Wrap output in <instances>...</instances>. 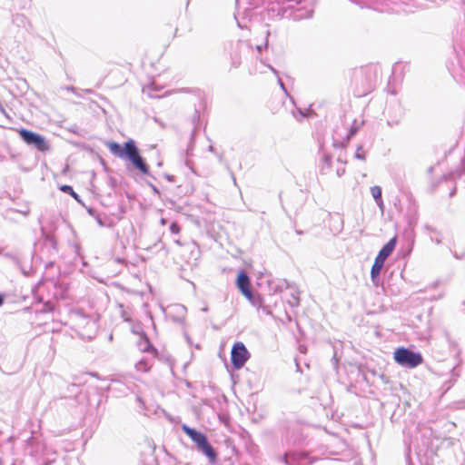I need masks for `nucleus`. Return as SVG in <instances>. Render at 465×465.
<instances>
[{
	"label": "nucleus",
	"instance_id": "35",
	"mask_svg": "<svg viewBox=\"0 0 465 465\" xmlns=\"http://www.w3.org/2000/svg\"><path fill=\"white\" fill-rule=\"evenodd\" d=\"M169 229H170V232H171L173 234H177V233H179V232H180V230H181L180 225H179L177 223H175V222H173V223H172L170 224Z\"/></svg>",
	"mask_w": 465,
	"mask_h": 465
},
{
	"label": "nucleus",
	"instance_id": "6",
	"mask_svg": "<svg viewBox=\"0 0 465 465\" xmlns=\"http://www.w3.org/2000/svg\"><path fill=\"white\" fill-rule=\"evenodd\" d=\"M303 441L302 433L298 428L286 427L282 431V443L284 447L291 448L300 446Z\"/></svg>",
	"mask_w": 465,
	"mask_h": 465
},
{
	"label": "nucleus",
	"instance_id": "48",
	"mask_svg": "<svg viewBox=\"0 0 465 465\" xmlns=\"http://www.w3.org/2000/svg\"><path fill=\"white\" fill-rule=\"evenodd\" d=\"M184 337H185V339H186L187 342H188L189 344H191V343H192V340H191V337L188 335V333H187V332H184Z\"/></svg>",
	"mask_w": 465,
	"mask_h": 465
},
{
	"label": "nucleus",
	"instance_id": "36",
	"mask_svg": "<svg viewBox=\"0 0 465 465\" xmlns=\"http://www.w3.org/2000/svg\"><path fill=\"white\" fill-rule=\"evenodd\" d=\"M217 465H234V462L231 457L224 458L221 462Z\"/></svg>",
	"mask_w": 465,
	"mask_h": 465
},
{
	"label": "nucleus",
	"instance_id": "57",
	"mask_svg": "<svg viewBox=\"0 0 465 465\" xmlns=\"http://www.w3.org/2000/svg\"><path fill=\"white\" fill-rule=\"evenodd\" d=\"M432 170H433V167H430V168H429V173H431V172H432Z\"/></svg>",
	"mask_w": 465,
	"mask_h": 465
},
{
	"label": "nucleus",
	"instance_id": "15",
	"mask_svg": "<svg viewBox=\"0 0 465 465\" xmlns=\"http://www.w3.org/2000/svg\"><path fill=\"white\" fill-rule=\"evenodd\" d=\"M236 286L242 293H249L251 289L250 277L244 271H240L236 278Z\"/></svg>",
	"mask_w": 465,
	"mask_h": 465
},
{
	"label": "nucleus",
	"instance_id": "54",
	"mask_svg": "<svg viewBox=\"0 0 465 465\" xmlns=\"http://www.w3.org/2000/svg\"><path fill=\"white\" fill-rule=\"evenodd\" d=\"M209 151H210V152H213V145H210V146H209Z\"/></svg>",
	"mask_w": 465,
	"mask_h": 465
},
{
	"label": "nucleus",
	"instance_id": "46",
	"mask_svg": "<svg viewBox=\"0 0 465 465\" xmlns=\"http://www.w3.org/2000/svg\"><path fill=\"white\" fill-rule=\"evenodd\" d=\"M454 256H455L456 259L461 260V259H463L465 257V254L464 253L460 254V253L455 252Z\"/></svg>",
	"mask_w": 465,
	"mask_h": 465
},
{
	"label": "nucleus",
	"instance_id": "16",
	"mask_svg": "<svg viewBox=\"0 0 465 465\" xmlns=\"http://www.w3.org/2000/svg\"><path fill=\"white\" fill-rule=\"evenodd\" d=\"M173 310L176 315L171 316L172 321L178 324L183 325L185 323V313L187 312L186 307L182 304H175L173 306Z\"/></svg>",
	"mask_w": 465,
	"mask_h": 465
},
{
	"label": "nucleus",
	"instance_id": "3",
	"mask_svg": "<svg viewBox=\"0 0 465 465\" xmlns=\"http://www.w3.org/2000/svg\"><path fill=\"white\" fill-rule=\"evenodd\" d=\"M312 6H307L303 0H287V5L283 7L282 16L302 20L312 17Z\"/></svg>",
	"mask_w": 465,
	"mask_h": 465
},
{
	"label": "nucleus",
	"instance_id": "13",
	"mask_svg": "<svg viewBox=\"0 0 465 465\" xmlns=\"http://www.w3.org/2000/svg\"><path fill=\"white\" fill-rule=\"evenodd\" d=\"M54 228L47 229L45 226H41V234L44 238V244L45 247L50 249V252L56 253L58 252L57 249V240L54 238L53 232Z\"/></svg>",
	"mask_w": 465,
	"mask_h": 465
},
{
	"label": "nucleus",
	"instance_id": "5",
	"mask_svg": "<svg viewBox=\"0 0 465 465\" xmlns=\"http://www.w3.org/2000/svg\"><path fill=\"white\" fill-rule=\"evenodd\" d=\"M250 358V352L242 341L233 343L231 351V363L234 370L242 369Z\"/></svg>",
	"mask_w": 465,
	"mask_h": 465
},
{
	"label": "nucleus",
	"instance_id": "4",
	"mask_svg": "<svg viewBox=\"0 0 465 465\" xmlns=\"http://www.w3.org/2000/svg\"><path fill=\"white\" fill-rule=\"evenodd\" d=\"M19 136L27 145L35 147L37 151L45 153L50 150V145L45 136L31 130L21 128Z\"/></svg>",
	"mask_w": 465,
	"mask_h": 465
},
{
	"label": "nucleus",
	"instance_id": "27",
	"mask_svg": "<svg viewBox=\"0 0 465 465\" xmlns=\"http://www.w3.org/2000/svg\"><path fill=\"white\" fill-rule=\"evenodd\" d=\"M200 120V112L198 109H195L194 111V115L193 116V124H194V128L193 129L192 131V134H191V143H193V140H194V135H195V132H196V123L199 122Z\"/></svg>",
	"mask_w": 465,
	"mask_h": 465
},
{
	"label": "nucleus",
	"instance_id": "8",
	"mask_svg": "<svg viewBox=\"0 0 465 465\" xmlns=\"http://www.w3.org/2000/svg\"><path fill=\"white\" fill-rule=\"evenodd\" d=\"M279 460L285 465H308L311 463L309 454L305 451H286Z\"/></svg>",
	"mask_w": 465,
	"mask_h": 465
},
{
	"label": "nucleus",
	"instance_id": "11",
	"mask_svg": "<svg viewBox=\"0 0 465 465\" xmlns=\"http://www.w3.org/2000/svg\"><path fill=\"white\" fill-rule=\"evenodd\" d=\"M182 429L183 432L195 443L196 449L208 440L207 436L203 432L194 428H191L186 424H183Z\"/></svg>",
	"mask_w": 465,
	"mask_h": 465
},
{
	"label": "nucleus",
	"instance_id": "30",
	"mask_svg": "<svg viewBox=\"0 0 465 465\" xmlns=\"http://www.w3.org/2000/svg\"><path fill=\"white\" fill-rule=\"evenodd\" d=\"M371 193L374 199V201H381V188L378 185H374L371 187Z\"/></svg>",
	"mask_w": 465,
	"mask_h": 465
},
{
	"label": "nucleus",
	"instance_id": "18",
	"mask_svg": "<svg viewBox=\"0 0 465 465\" xmlns=\"http://www.w3.org/2000/svg\"><path fill=\"white\" fill-rule=\"evenodd\" d=\"M139 465H158V460L154 455L153 450H149L147 452L141 454Z\"/></svg>",
	"mask_w": 465,
	"mask_h": 465
},
{
	"label": "nucleus",
	"instance_id": "17",
	"mask_svg": "<svg viewBox=\"0 0 465 465\" xmlns=\"http://www.w3.org/2000/svg\"><path fill=\"white\" fill-rule=\"evenodd\" d=\"M138 346L140 351H142L143 352H153L154 354L157 353V350L152 344L144 331L142 332L141 340L138 343Z\"/></svg>",
	"mask_w": 465,
	"mask_h": 465
},
{
	"label": "nucleus",
	"instance_id": "29",
	"mask_svg": "<svg viewBox=\"0 0 465 465\" xmlns=\"http://www.w3.org/2000/svg\"><path fill=\"white\" fill-rule=\"evenodd\" d=\"M267 66H268V68H269V69H270V70H271V71H272V73L277 76V78H278V79H277V82H278L279 86L282 88V91H283L287 95H289V94H288V93H287V89H286V87H285V85H284V84H283L282 80V79L280 78V76H279V72H278V71H277L273 66H272L271 64H268Z\"/></svg>",
	"mask_w": 465,
	"mask_h": 465
},
{
	"label": "nucleus",
	"instance_id": "49",
	"mask_svg": "<svg viewBox=\"0 0 465 465\" xmlns=\"http://www.w3.org/2000/svg\"><path fill=\"white\" fill-rule=\"evenodd\" d=\"M5 302V295L0 293V306H2Z\"/></svg>",
	"mask_w": 465,
	"mask_h": 465
},
{
	"label": "nucleus",
	"instance_id": "53",
	"mask_svg": "<svg viewBox=\"0 0 465 465\" xmlns=\"http://www.w3.org/2000/svg\"><path fill=\"white\" fill-rule=\"evenodd\" d=\"M337 161H338V162H341V163H346V162H343V161H342V158H341L340 156L338 157Z\"/></svg>",
	"mask_w": 465,
	"mask_h": 465
},
{
	"label": "nucleus",
	"instance_id": "56",
	"mask_svg": "<svg viewBox=\"0 0 465 465\" xmlns=\"http://www.w3.org/2000/svg\"><path fill=\"white\" fill-rule=\"evenodd\" d=\"M192 150V148L189 146L188 149H187V154L190 153V151Z\"/></svg>",
	"mask_w": 465,
	"mask_h": 465
},
{
	"label": "nucleus",
	"instance_id": "21",
	"mask_svg": "<svg viewBox=\"0 0 465 465\" xmlns=\"http://www.w3.org/2000/svg\"><path fill=\"white\" fill-rule=\"evenodd\" d=\"M12 22L18 27H26V25L29 24L26 16L23 14H15L13 15Z\"/></svg>",
	"mask_w": 465,
	"mask_h": 465
},
{
	"label": "nucleus",
	"instance_id": "9",
	"mask_svg": "<svg viewBox=\"0 0 465 465\" xmlns=\"http://www.w3.org/2000/svg\"><path fill=\"white\" fill-rule=\"evenodd\" d=\"M108 148L112 154L125 160L133 148L136 150V143L133 139L126 141L124 146L117 142H109Z\"/></svg>",
	"mask_w": 465,
	"mask_h": 465
},
{
	"label": "nucleus",
	"instance_id": "38",
	"mask_svg": "<svg viewBox=\"0 0 465 465\" xmlns=\"http://www.w3.org/2000/svg\"><path fill=\"white\" fill-rule=\"evenodd\" d=\"M251 302H252L254 306L260 305V303H261V297H260L259 295H255V296H254V299H252V301H251Z\"/></svg>",
	"mask_w": 465,
	"mask_h": 465
},
{
	"label": "nucleus",
	"instance_id": "19",
	"mask_svg": "<svg viewBox=\"0 0 465 465\" xmlns=\"http://www.w3.org/2000/svg\"><path fill=\"white\" fill-rule=\"evenodd\" d=\"M320 151L322 153V164L320 165V173L322 174H326L331 167V155L323 152L322 146L320 147Z\"/></svg>",
	"mask_w": 465,
	"mask_h": 465
},
{
	"label": "nucleus",
	"instance_id": "50",
	"mask_svg": "<svg viewBox=\"0 0 465 465\" xmlns=\"http://www.w3.org/2000/svg\"><path fill=\"white\" fill-rule=\"evenodd\" d=\"M0 112L3 113L4 114H6L5 110L1 102H0Z\"/></svg>",
	"mask_w": 465,
	"mask_h": 465
},
{
	"label": "nucleus",
	"instance_id": "39",
	"mask_svg": "<svg viewBox=\"0 0 465 465\" xmlns=\"http://www.w3.org/2000/svg\"><path fill=\"white\" fill-rule=\"evenodd\" d=\"M338 361H339V360H338V358H337V353H336V352H334V354H333V356H332V358H331V362H332V365H333V367H334L335 369H336V368H337V366H338Z\"/></svg>",
	"mask_w": 465,
	"mask_h": 465
},
{
	"label": "nucleus",
	"instance_id": "26",
	"mask_svg": "<svg viewBox=\"0 0 465 465\" xmlns=\"http://www.w3.org/2000/svg\"><path fill=\"white\" fill-rule=\"evenodd\" d=\"M465 173V167L458 168L453 172L449 173L447 175L443 176L444 180H451L456 177H461Z\"/></svg>",
	"mask_w": 465,
	"mask_h": 465
},
{
	"label": "nucleus",
	"instance_id": "31",
	"mask_svg": "<svg viewBox=\"0 0 465 465\" xmlns=\"http://www.w3.org/2000/svg\"><path fill=\"white\" fill-rule=\"evenodd\" d=\"M292 299L288 301V303L292 306V307H297L299 306L300 304V299L298 297L297 294L295 293H292L291 295Z\"/></svg>",
	"mask_w": 465,
	"mask_h": 465
},
{
	"label": "nucleus",
	"instance_id": "32",
	"mask_svg": "<svg viewBox=\"0 0 465 465\" xmlns=\"http://www.w3.org/2000/svg\"><path fill=\"white\" fill-rule=\"evenodd\" d=\"M287 287H288L287 282L283 281L282 282H281L279 284H275L272 289L273 290L274 292H282V290Z\"/></svg>",
	"mask_w": 465,
	"mask_h": 465
},
{
	"label": "nucleus",
	"instance_id": "42",
	"mask_svg": "<svg viewBox=\"0 0 465 465\" xmlns=\"http://www.w3.org/2000/svg\"><path fill=\"white\" fill-rule=\"evenodd\" d=\"M148 185L151 187V189L153 192V193L158 194V195L160 194V191H159V189L155 185H153L151 183H149Z\"/></svg>",
	"mask_w": 465,
	"mask_h": 465
},
{
	"label": "nucleus",
	"instance_id": "2",
	"mask_svg": "<svg viewBox=\"0 0 465 465\" xmlns=\"http://www.w3.org/2000/svg\"><path fill=\"white\" fill-rule=\"evenodd\" d=\"M393 359L399 365L408 369L416 368L423 361L420 352L414 351L406 347L397 348L394 351Z\"/></svg>",
	"mask_w": 465,
	"mask_h": 465
},
{
	"label": "nucleus",
	"instance_id": "33",
	"mask_svg": "<svg viewBox=\"0 0 465 465\" xmlns=\"http://www.w3.org/2000/svg\"><path fill=\"white\" fill-rule=\"evenodd\" d=\"M270 35V31L267 30L266 31V38H265V42L263 45H259L256 46V50L258 53H261L263 49H266L268 47V37Z\"/></svg>",
	"mask_w": 465,
	"mask_h": 465
},
{
	"label": "nucleus",
	"instance_id": "23",
	"mask_svg": "<svg viewBox=\"0 0 465 465\" xmlns=\"http://www.w3.org/2000/svg\"><path fill=\"white\" fill-rule=\"evenodd\" d=\"M88 213L90 215H92L95 219V221L97 222L99 226H101V227H105V226L110 227L112 225L111 223H106L105 220L95 210L90 208V209H88Z\"/></svg>",
	"mask_w": 465,
	"mask_h": 465
},
{
	"label": "nucleus",
	"instance_id": "52",
	"mask_svg": "<svg viewBox=\"0 0 465 465\" xmlns=\"http://www.w3.org/2000/svg\"><path fill=\"white\" fill-rule=\"evenodd\" d=\"M202 312H208V307H207V306H204L203 308H202Z\"/></svg>",
	"mask_w": 465,
	"mask_h": 465
},
{
	"label": "nucleus",
	"instance_id": "40",
	"mask_svg": "<svg viewBox=\"0 0 465 465\" xmlns=\"http://www.w3.org/2000/svg\"><path fill=\"white\" fill-rule=\"evenodd\" d=\"M163 177L168 181V182H171V183H173L175 181V177L172 174H168V173H164L163 174Z\"/></svg>",
	"mask_w": 465,
	"mask_h": 465
},
{
	"label": "nucleus",
	"instance_id": "44",
	"mask_svg": "<svg viewBox=\"0 0 465 465\" xmlns=\"http://www.w3.org/2000/svg\"><path fill=\"white\" fill-rule=\"evenodd\" d=\"M336 173H337L338 177L342 176L345 173V168L344 167L338 168L337 171H336Z\"/></svg>",
	"mask_w": 465,
	"mask_h": 465
},
{
	"label": "nucleus",
	"instance_id": "51",
	"mask_svg": "<svg viewBox=\"0 0 465 465\" xmlns=\"http://www.w3.org/2000/svg\"><path fill=\"white\" fill-rule=\"evenodd\" d=\"M456 193V187H454L452 190H450V197H452Z\"/></svg>",
	"mask_w": 465,
	"mask_h": 465
},
{
	"label": "nucleus",
	"instance_id": "28",
	"mask_svg": "<svg viewBox=\"0 0 465 465\" xmlns=\"http://www.w3.org/2000/svg\"><path fill=\"white\" fill-rule=\"evenodd\" d=\"M359 130V125L357 124V122L356 120L353 122V124H351V128L349 129V132L346 135V143H348L358 132Z\"/></svg>",
	"mask_w": 465,
	"mask_h": 465
},
{
	"label": "nucleus",
	"instance_id": "37",
	"mask_svg": "<svg viewBox=\"0 0 465 465\" xmlns=\"http://www.w3.org/2000/svg\"><path fill=\"white\" fill-rule=\"evenodd\" d=\"M242 294L250 302L252 301V299H254V296H255L252 291V288L249 289V293L245 292V293H242Z\"/></svg>",
	"mask_w": 465,
	"mask_h": 465
},
{
	"label": "nucleus",
	"instance_id": "24",
	"mask_svg": "<svg viewBox=\"0 0 465 465\" xmlns=\"http://www.w3.org/2000/svg\"><path fill=\"white\" fill-rule=\"evenodd\" d=\"M424 229L426 231L435 234V236H433V235L430 236V240L432 242H435L436 244H440L441 243L440 232L437 229L431 227L429 224H425L424 225Z\"/></svg>",
	"mask_w": 465,
	"mask_h": 465
},
{
	"label": "nucleus",
	"instance_id": "22",
	"mask_svg": "<svg viewBox=\"0 0 465 465\" xmlns=\"http://www.w3.org/2000/svg\"><path fill=\"white\" fill-rule=\"evenodd\" d=\"M60 191L71 195L74 200H76L78 203H81L80 195L74 192V188L71 185L68 184H63L59 187Z\"/></svg>",
	"mask_w": 465,
	"mask_h": 465
},
{
	"label": "nucleus",
	"instance_id": "20",
	"mask_svg": "<svg viewBox=\"0 0 465 465\" xmlns=\"http://www.w3.org/2000/svg\"><path fill=\"white\" fill-rule=\"evenodd\" d=\"M36 444L37 440L34 436H30L25 440L26 450H28L29 454L32 456L35 455L38 452V446Z\"/></svg>",
	"mask_w": 465,
	"mask_h": 465
},
{
	"label": "nucleus",
	"instance_id": "43",
	"mask_svg": "<svg viewBox=\"0 0 465 465\" xmlns=\"http://www.w3.org/2000/svg\"><path fill=\"white\" fill-rule=\"evenodd\" d=\"M332 145L335 148H342L344 146V143L343 142H339V141H334Z\"/></svg>",
	"mask_w": 465,
	"mask_h": 465
},
{
	"label": "nucleus",
	"instance_id": "25",
	"mask_svg": "<svg viewBox=\"0 0 465 465\" xmlns=\"http://www.w3.org/2000/svg\"><path fill=\"white\" fill-rule=\"evenodd\" d=\"M135 368L138 371L146 372L151 369V363L147 358H143L136 363Z\"/></svg>",
	"mask_w": 465,
	"mask_h": 465
},
{
	"label": "nucleus",
	"instance_id": "41",
	"mask_svg": "<svg viewBox=\"0 0 465 465\" xmlns=\"http://www.w3.org/2000/svg\"><path fill=\"white\" fill-rule=\"evenodd\" d=\"M18 213H20L24 215H27L30 213V209L28 206H25L23 209L18 210Z\"/></svg>",
	"mask_w": 465,
	"mask_h": 465
},
{
	"label": "nucleus",
	"instance_id": "47",
	"mask_svg": "<svg viewBox=\"0 0 465 465\" xmlns=\"http://www.w3.org/2000/svg\"><path fill=\"white\" fill-rule=\"evenodd\" d=\"M375 203H377V205L381 208V209H383V200L382 198H381V201H375Z\"/></svg>",
	"mask_w": 465,
	"mask_h": 465
},
{
	"label": "nucleus",
	"instance_id": "45",
	"mask_svg": "<svg viewBox=\"0 0 465 465\" xmlns=\"http://www.w3.org/2000/svg\"><path fill=\"white\" fill-rule=\"evenodd\" d=\"M54 462V460L45 459L43 460L42 465H51Z\"/></svg>",
	"mask_w": 465,
	"mask_h": 465
},
{
	"label": "nucleus",
	"instance_id": "34",
	"mask_svg": "<svg viewBox=\"0 0 465 465\" xmlns=\"http://www.w3.org/2000/svg\"><path fill=\"white\" fill-rule=\"evenodd\" d=\"M362 145H359L356 149L355 153V158L359 160H364L365 159V153L362 152Z\"/></svg>",
	"mask_w": 465,
	"mask_h": 465
},
{
	"label": "nucleus",
	"instance_id": "10",
	"mask_svg": "<svg viewBox=\"0 0 465 465\" xmlns=\"http://www.w3.org/2000/svg\"><path fill=\"white\" fill-rule=\"evenodd\" d=\"M125 160L129 161L143 174H150L149 166L145 163L143 157L140 154V151L137 146L136 150L134 148L131 150Z\"/></svg>",
	"mask_w": 465,
	"mask_h": 465
},
{
	"label": "nucleus",
	"instance_id": "12",
	"mask_svg": "<svg viewBox=\"0 0 465 465\" xmlns=\"http://www.w3.org/2000/svg\"><path fill=\"white\" fill-rule=\"evenodd\" d=\"M54 228L47 229L45 226H41V234L44 238V244L45 247L50 249V252L56 253L58 252L57 249V240L54 238L53 232Z\"/></svg>",
	"mask_w": 465,
	"mask_h": 465
},
{
	"label": "nucleus",
	"instance_id": "14",
	"mask_svg": "<svg viewBox=\"0 0 465 465\" xmlns=\"http://www.w3.org/2000/svg\"><path fill=\"white\" fill-rule=\"evenodd\" d=\"M197 450L203 453L211 464H215L217 462V452L208 440L200 445Z\"/></svg>",
	"mask_w": 465,
	"mask_h": 465
},
{
	"label": "nucleus",
	"instance_id": "7",
	"mask_svg": "<svg viewBox=\"0 0 465 465\" xmlns=\"http://www.w3.org/2000/svg\"><path fill=\"white\" fill-rule=\"evenodd\" d=\"M73 317H74L75 323L78 328L86 327L89 331L87 338L92 339L96 331L97 323L90 316L84 314L82 310H75L73 312Z\"/></svg>",
	"mask_w": 465,
	"mask_h": 465
},
{
	"label": "nucleus",
	"instance_id": "1",
	"mask_svg": "<svg viewBox=\"0 0 465 465\" xmlns=\"http://www.w3.org/2000/svg\"><path fill=\"white\" fill-rule=\"evenodd\" d=\"M397 243L396 237H393L386 242L379 251L374 259V262L371 269V279L374 286H379L380 274L384 266L385 261L391 254Z\"/></svg>",
	"mask_w": 465,
	"mask_h": 465
},
{
	"label": "nucleus",
	"instance_id": "55",
	"mask_svg": "<svg viewBox=\"0 0 465 465\" xmlns=\"http://www.w3.org/2000/svg\"><path fill=\"white\" fill-rule=\"evenodd\" d=\"M155 121L158 123V120H157V119H155ZM159 124H160V125H161L162 127H164L163 123H160V122H159Z\"/></svg>",
	"mask_w": 465,
	"mask_h": 465
}]
</instances>
